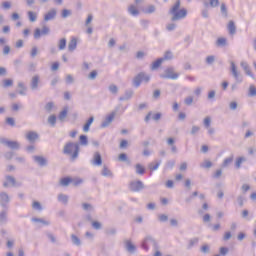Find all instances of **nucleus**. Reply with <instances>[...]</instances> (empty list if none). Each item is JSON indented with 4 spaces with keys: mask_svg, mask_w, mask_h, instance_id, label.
Segmentation results:
<instances>
[{
    "mask_svg": "<svg viewBox=\"0 0 256 256\" xmlns=\"http://www.w3.org/2000/svg\"><path fill=\"white\" fill-rule=\"evenodd\" d=\"M170 21H183L187 17V10L181 8V0H177L173 6L168 10Z\"/></svg>",
    "mask_w": 256,
    "mask_h": 256,
    "instance_id": "obj_1",
    "label": "nucleus"
},
{
    "mask_svg": "<svg viewBox=\"0 0 256 256\" xmlns=\"http://www.w3.org/2000/svg\"><path fill=\"white\" fill-rule=\"evenodd\" d=\"M79 151L81 148L77 142H67L63 148V154L69 155L71 161H76L79 158Z\"/></svg>",
    "mask_w": 256,
    "mask_h": 256,
    "instance_id": "obj_2",
    "label": "nucleus"
},
{
    "mask_svg": "<svg viewBox=\"0 0 256 256\" xmlns=\"http://www.w3.org/2000/svg\"><path fill=\"white\" fill-rule=\"evenodd\" d=\"M143 81L144 83H149V81H151V76L145 72H140L133 78L132 85L137 89L141 87V83H143Z\"/></svg>",
    "mask_w": 256,
    "mask_h": 256,
    "instance_id": "obj_3",
    "label": "nucleus"
},
{
    "mask_svg": "<svg viewBox=\"0 0 256 256\" xmlns=\"http://www.w3.org/2000/svg\"><path fill=\"white\" fill-rule=\"evenodd\" d=\"M161 79H172L173 81L179 79V74L175 73V68L168 67L164 74H160Z\"/></svg>",
    "mask_w": 256,
    "mask_h": 256,
    "instance_id": "obj_4",
    "label": "nucleus"
},
{
    "mask_svg": "<svg viewBox=\"0 0 256 256\" xmlns=\"http://www.w3.org/2000/svg\"><path fill=\"white\" fill-rule=\"evenodd\" d=\"M129 189L133 193H139V191H143L145 189V184L141 180L132 181L129 184Z\"/></svg>",
    "mask_w": 256,
    "mask_h": 256,
    "instance_id": "obj_5",
    "label": "nucleus"
},
{
    "mask_svg": "<svg viewBox=\"0 0 256 256\" xmlns=\"http://www.w3.org/2000/svg\"><path fill=\"white\" fill-rule=\"evenodd\" d=\"M6 181L3 182V187L7 189L8 187H21V183H17L15 177L7 175L5 177Z\"/></svg>",
    "mask_w": 256,
    "mask_h": 256,
    "instance_id": "obj_6",
    "label": "nucleus"
},
{
    "mask_svg": "<svg viewBox=\"0 0 256 256\" xmlns=\"http://www.w3.org/2000/svg\"><path fill=\"white\" fill-rule=\"evenodd\" d=\"M51 33V29L48 26H43L42 30L40 28H36L34 30V39H41L42 36L49 35Z\"/></svg>",
    "mask_w": 256,
    "mask_h": 256,
    "instance_id": "obj_7",
    "label": "nucleus"
},
{
    "mask_svg": "<svg viewBox=\"0 0 256 256\" xmlns=\"http://www.w3.org/2000/svg\"><path fill=\"white\" fill-rule=\"evenodd\" d=\"M149 245H152L154 249H157V241L154 240L152 236H146V238L142 242V248L145 251H149Z\"/></svg>",
    "mask_w": 256,
    "mask_h": 256,
    "instance_id": "obj_8",
    "label": "nucleus"
},
{
    "mask_svg": "<svg viewBox=\"0 0 256 256\" xmlns=\"http://www.w3.org/2000/svg\"><path fill=\"white\" fill-rule=\"evenodd\" d=\"M230 65H231L230 71L232 73V76L234 77L237 83H241L243 81V77L237 70V66L235 65V62L231 61Z\"/></svg>",
    "mask_w": 256,
    "mask_h": 256,
    "instance_id": "obj_9",
    "label": "nucleus"
},
{
    "mask_svg": "<svg viewBox=\"0 0 256 256\" xmlns=\"http://www.w3.org/2000/svg\"><path fill=\"white\" fill-rule=\"evenodd\" d=\"M9 203H11V198L7 192H0V205L3 209H7Z\"/></svg>",
    "mask_w": 256,
    "mask_h": 256,
    "instance_id": "obj_10",
    "label": "nucleus"
},
{
    "mask_svg": "<svg viewBox=\"0 0 256 256\" xmlns=\"http://www.w3.org/2000/svg\"><path fill=\"white\" fill-rule=\"evenodd\" d=\"M161 117H163V114H161V112L153 114V112L150 111L145 116L144 121H145V123H149V121H151V119H153V121H159L161 119Z\"/></svg>",
    "mask_w": 256,
    "mask_h": 256,
    "instance_id": "obj_11",
    "label": "nucleus"
},
{
    "mask_svg": "<svg viewBox=\"0 0 256 256\" xmlns=\"http://www.w3.org/2000/svg\"><path fill=\"white\" fill-rule=\"evenodd\" d=\"M91 163L95 167H101V165H103V158L101 157V153L95 152Z\"/></svg>",
    "mask_w": 256,
    "mask_h": 256,
    "instance_id": "obj_12",
    "label": "nucleus"
},
{
    "mask_svg": "<svg viewBox=\"0 0 256 256\" xmlns=\"http://www.w3.org/2000/svg\"><path fill=\"white\" fill-rule=\"evenodd\" d=\"M1 143H3V145H6V147H9V149H13V150L20 149L21 147V145L17 141L2 140Z\"/></svg>",
    "mask_w": 256,
    "mask_h": 256,
    "instance_id": "obj_13",
    "label": "nucleus"
},
{
    "mask_svg": "<svg viewBox=\"0 0 256 256\" xmlns=\"http://www.w3.org/2000/svg\"><path fill=\"white\" fill-rule=\"evenodd\" d=\"M115 119V112H111L105 120L101 123L100 127L102 129H105L106 127H109L110 123H113V120Z\"/></svg>",
    "mask_w": 256,
    "mask_h": 256,
    "instance_id": "obj_14",
    "label": "nucleus"
},
{
    "mask_svg": "<svg viewBox=\"0 0 256 256\" xmlns=\"http://www.w3.org/2000/svg\"><path fill=\"white\" fill-rule=\"evenodd\" d=\"M57 17V9L52 8L44 15V21L47 23L48 21H53Z\"/></svg>",
    "mask_w": 256,
    "mask_h": 256,
    "instance_id": "obj_15",
    "label": "nucleus"
},
{
    "mask_svg": "<svg viewBox=\"0 0 256 256\" xmlns=\"http://www.w3.org/2000/svg\"><path fill=\"white\" fill-rule=\"evenodd\" d=\"M124 247H125L126 251L131 254H133L137 251V246H135L134 243L131 242V240H125Z\"/></svg>",
    "mask_w": 256,
    "mask_h": 256,
    "instance_id": "obj_16",
    "label": "nucleus"
},
{
    "mask_svg": "<svg viewBox=\"0 0 256 256\" xmlns=\"http://www.w3.org/2000/svg\"><path fill=\"white\" fill-rule=\"evenodd\" d=\"M40 77L39 75H34L30 81V88L32 89V91H37V89H39V81H40Z\"/></svg>",
    "mask_w": 256,
    "mask_h": 256,
    "instance_id": "obj_17",
    "label": "nucleus"
},
{
    "mask_svg": "<svg viewBox=\"0 0 256 256\" xmlns=\"http://www.w3.org/2000/svg\"><path fill=\"white\" fill-rule=\"evenodd\" d=\"M35 163L40 167H47V159L43 156H33Z\"/></svg>",
    "mask_w": 256,
    "mask_h": 256,
    "instance_id": "obj_18",
    "label": "nucleus"
},
{
    "mask_svg": "<svg viewBox=\"0 0 256 256\" xmlns=\"http://www.w3.org/2000/svg\"><path fill=\"white\" fill-rule=\"evenodd\" d=\"M26 139L30 143H35V141H37V139H39V134H37V132H35V131H30L27 133Z\"/></svg>",
    "mask_w": 256,
    "mask_h": 256,
    "instance_id": "obj_19",
    "label": "nucleus"
},
{
    "mask_svg": "<svg viewBox=\"0 0 256 256\" xmlns=\"http://www.w3.org/2000/svg\"><path fill=\"white\" fill-rule=\"evenodd\" d=\"M203 5L206 7V9H209V7L215 9L219 5V0H209V2L204 0Z\"/></svg>",
    "mask_w": 256,
    "mask_h": 256,
    "instance_id": "obj_20",
    "label": "nucleus"
},
{
    "mask_svg": "<svg viewBox=\"0 0 256 256\" xmlns=\"http://www.w3.org/2000/svg\"><path fill=\"white\" fill-rule=\"evenodd\" d=\"M227 29L230 35H235L237 33V26H235V22L233 20H230Z\"/></svg>",
    "mask_w": 256,
    "mask_h": 256,
    "instance_id": "obj_21",
    "label": "nucleus"
},
{
    "mask_svg": "<svg viewBox=\"0 0 256 256\" xmlns=\"http://www.w3.org/2000/svg\"><path fill=\"white\" fill-rule=\"evenodd\" d=\"M75 49H77V38L73 37L68 43V51H70V53H73Z\"/></svg>",
    "mask_w": 256,
    "mask_h": 256,
    "instance_id": "obj_22",
    "label": "nucleus"
},
{
    "mask_svg": "<svg viewBox=\"0 0 256 256\" xmlns=\"http://www.w3.org/2000/svg\"><path fill=\"white\" fill-rule=\"evenodd\" d=\"M167 145H169V147H171V153H177V146L175 145V138H168L166 140Z\"/></svg>",
    "mask_w": 256,
    "mask_h": 256,
    "instance_id": "obj_23",
    "label": "nucleus"
},
{
    "mask_svg": "<svg viewBox=\"0 0 256 256\" xmlns=\"http://www.w3.org/2000/svg\"><path fill=\"white\" fill-rule=\"evenodd\" d=\"M163 63L164 62L162 58H158L157 60H155L150 67L151 71H157V69L160 68Z\"/></svg>",
    "mask_w": 256,
    "mask_h": 256,
    "instance_id": "obj_24",
    "label": "nucleus"
},
{
    "mask_svg": "<svg viewBox=\"0 0 256 256\" xmlns=\"http://www.w3.org/2000/svg\"><path fill=\"white\" fill-rule=\"evenodd\" d=\"M18 93L19 95H22V96L27 95V86H25V83L23 82L18 83Z\"/></svg>",
    "mask_w": 256,
    "mask_h": 256,
    "instance_id": "obj_25",
    "label": "nucleus"
},
{
    "mask_svg": "<svg viewBox=\"0 0 256 256\" xmlns=\"http://www.w3.org/2000/svg\"><path fill=\"white\" fill-rule=\"evenodd\" d=\"M240 65L245 71L246 75H248L249 77H253V72H251V68H249V64H247V62H241Z\"/></svg>",
    "mask_w": 256,
    "mask_h": 256,
    "instance_id": "obj_26",
    "label": "nucleus"
},
{
    "mask_svg": "<svg viewBox=\"0 0 256 256\" xmlns=\"http://www.w3.org/2000/svg\"><path fill=\"white\" fill-rule=\"evenodd\" d=\"M93 121H95V117L91 116L87 122L85 123V125L83 126V131L85 133L89 132V129L91 127V125H93Z\"/></svg>",
    "mask_w": 256,
    "mask_h": 256,
    "instance_id": "obj_27",
    "label": "nucleus"
},
{
    "mask_svg": "<svg viewBox=\"0 0 256 256\" xmlns=\"http://www.w3.org/2000/svg\"><path fill=\"white\" fill-rule=\"evenodd\" d=\"M67 108H64L63 111H61L58 115V119L60 123H65V119H67Z\"/></svg>",
    "mask_w": 256,
    "mask_h": 256,
    "instance_id": "obj_28",
    "label": "nucleus"
},
{
    "mask_svg": "<svg viewBox=\"0 0 256 256\" xmlns=\"http://www.w3.org/2000/svg\"><path fill=\"white\" fill-rule=\"evenodd\" d=\"M66 48H67V39L66 38L60 39L58 42L59 51H65Z\"/></svg>",
    "mask_w": 256,
    "mask_h": 256,
    "instance_id": "obj_29",
    "label": "nucleus"
},
{
    "mask_svg": "<svg viewBox=\"0 0 256 256\" xmlns=\"http://www.w3.org/2000/svg\"><path fill=\"white\" fill-rule=\"evenodd\" d=\"M3 89H8V87H13V79H4L1 83Z\"/></svg>",
    "mask_w": 256,
    "mask_h": 256,
    "instance_id": "obj_30",
    "label": "nucleus"
},
{
    "mask_svg": "<svg viewBox=\"0 0 256 256\" xmlns=\"http://www.w3.org/2000/svg\"><path fill=\"white\" fill-rule=\"evenodd\" d=\"M73 181L71 177H64L60 180V185L62 187H69V184Z\"/></svg>",
    "mask_w": 256,
    "mask_h": 256,
    "instance_id": "obj_31",
    "label": "nucleus"
},
{
    "mask_svg": "<svg viewBox=\"0 0 256 256\" xmlns=\"http://www.w3.org/2000/svg\"><path fill=\"white\" fill-rule=\"evenodd\" d=\"M220 12H221L222 17H224L225 19H227V17H229V12L227 10V5H225V3L221 4Z\"/></svg>",
    "mask_w": 256,
    "mask_h": 256,
    "instance_id": "obj_32",
    "label": "nucleus"
},
{
    "mask_svg": "<svg viewBox=\"0 0 256 256\" xmlns=\"http://www.w3.org/2000/svg\"><path fill=\"white\" fill-rule=\"evenodd\" d=\"M31 221L33 222V223H42V225H45V226H49V225H51V222L50 221H47V220H45V219H43V218H32L31 219Z\"/></svg>",
    "mask_w": 256,
    "mask_h": 256,
    "instance_id": "obj_33",
    "label": "nucleus"
},
{
    "mask_svg": "<svg viewBox=\"0 0 256 256\" xmlns=\"http://www.w3.org/2000/svg\"><path fill=\"white\" fill-rule=\"evenodd\" d=\"M31 221L33 222V223H42V225H45V226H49V225H51V222L50 221H47V220H45V219H43V218H32L31 219Z\"/></svg>",
    "mask_w": 256,
    "mask_h": 256,
    "instance_id": "obj_34",
    "label": "nucleus"
},
{
    "mask_svg": "<svg viewBox=\"0 0 256 256\" xmlns=\"http://www.w3.org/2000/svg\"><path fill=\"white\" fill-rule=\"evenodd\" d=\"M101 175L103 177H113V172H111V170H109V168L107 166H103Z\"/></svg>",
    "mask_w": 256,
    "mask_h": 256,
    "instance_id": "obj_35",
    "label": "nucleus"
},
{
    "mask_svg": "<svg viewBox=\"0 0 256 256\" xmlns=\"http://www.w3.org/2000/svg\"><path fill=\"white\" fill-rule=\"evenodd\" d=\"M71 241L74 245H76V247H81V239L75 235V234H71Z\"/></svg>",
    "mask_w": 256,
    "mask_h": 256,
    "instance_id": "obj_36",
    "label": "nucleus"
},
{
    "mask_svg": "<svg viewBox=\"0 0 256 256\" xmlns=\"http://www.w3.org/2000/svg\"><path fill=\"white\" fill-rule=\"evenodd\" d=\"M135 171L136 175H145V167L141 164H136L135 165Z\"/></svg>",
    "mask_w": 256,
    "mask_h": 256,
    "instance_id": "obj_37",
    "label": "nucleus"
},
{
    "mask_svg": "<svg viewBox=\"0 0 256 256\" xmlns=\"http://www.w3.org/2000/svg\"><path fill=\"white\" fill-rule=\"evenodd\" d=\"M27 16H28L30 23H35V21H37V13L36 12L28 11Z\"/></svg>",
    "mask_w": 256,
    "mask_h": 256,
    "instance_id": "obj_38",
    "label": "nucleus"
},
{
    "mask_svg": "<svg viewBox=\"0 0 256 256\" xmlns=\"http://www.w3.org/2000/svg\"><path fill=\"white\" fill-rule=\"evenodd\" d=\"M161 59L163 60V62L165 61H171V59H173V52H171V50H167L164 53V56L161 57Z\"/></svg>",
    "mask_w": 256,
    "mask_h": 256,
    "instance_id": "obj_39",
    "label": "nucleus"
},
{
    "mask_svg": "<svg viewBox=\"0 0 256 256\" xmlns=\"http://www.w3.org/2000/svg\"><path fill=\"white\" fill-rule=\"evenodd\" d=\"M235 159V156L231 155L230 157L226 158L223 163H222V167L226 168L229 167V165H231V163H233V160Z\"/></svg>",
    "mask_w": 256,
    "mask_h": 256,
    "instance_id": "obj_40",
    "label": "nucleus"
},
{
    "mask_svg": "<svg viewBox=\"0 0 256 256\" xmlns=\"http://www.w3.org/2000/svg\"><path fill=\"white\" fill-rule=\"evenodd\" d=\"M198 243L199 239L197 237L190 239L188 241L187 249H193V247H195V245H197Z\"/></svg>",
    "mask_w": 256,
    "mask_h": 256,
    "instance_id": "obj_41",
    "label": "nucleus"
},
{
    "mask_svg": "<svg viewBox=\"0 0 256 256\" xmlns=\"http://www.w3.org/2000/svg\"><path fill=\"white\" fill-rule=\"evenodd\" d=\"M245 161H247V158H245V157H243V156L238 157V158L236 159V162H235V167H236V169H241V165H242V163H245Z\"/></svg>",
    "mask_w": 256,
    "mask_h": 256,
    "instance_id": "obj_42",
    "label": "nucleus"
},
{
    "mask_svg": "<svg viewBox=\"0 0 256 256\" xmlns=\"http://www.w3.org/2000/svg\"><path fill=\"white\" fill-rule=\"evenodd\" d=\"M161 165V160L156 161L154 164L153 162L148 165V168L150 171H157L159 169V166Z\"/></svg>",
    "mask_w": 256,
    "mask_h": 256,
    "instance_id": "obj_43",
    "label": "nucleus"
},
{
    "mask_svg": "<svg viewBox=\"0 0 256 256\" xmlns=\"http://www.w3.org/2000/svg\"><path fill=\"white\" fill-rule=\"evenodd\" d=\"M227 38H218L216 41V47H226Z\"/></svg>",
    "mask_w": 256,
    "mask_h": 256,
    "instance_id": "obj_44",
    "label": "nucleus"
},
{
    "mask_svg": "<svg viewBox=\"0 0 256 256\" xmlns=\"http://www.w3.org/2000/svg\"><path fill=\"white\" fill-rule=\"evenodd\" d=\"M58 201H60L61 203H64V205H67V203H69V196L65 194H59Z\"/></svg>",
    "mask_w": 256,
    "mask_h": 256,
    "instance_id": "obj_45",
    "label": "nucleus"
},
{
    "mask_svg": "<svg viewBox=\"0 0 256 256\" xmlns=\"http://www.w3.org/2000/svg\"><path fill=\"white\" fill-rule=\"evenodd\" d=\"M48 123L51 125V127H55V125H57V116H55V114L50 115L48 117Z\"/></svg>",
    "mask_w": 256,
    "mask_h": 256,
    "instance_id": "obj_46",
    "label": "nucleus"
},
{
    "mask_svg": "<svg viewBox=\"0 0 256 256\" xmlns=\"http://www.w3.org/2000/svg\"><path fill=\"white\" fill-rule=\"evenodd\" d=\"M128 13H130V15H133V17H137V15H139V10L136 9L135 6L131 5L128 8Z\"/></svg>",
    "mask_w": 256,
    "mask_h": 256,
    "instance_id": "obj_47",
    "label": "nucleus"
},
{
    "mask_svg": "<svg viewBox=\"0 0 256 256\" xmlns=\"http://www.w3.org/2000/svg\"><path fill=\"white\" fill-rule=\"evenodd\" d=\"M32 209H34V211H43V206L41 205V202L34 201L32 203Z\"/></svg>",
    "mask_w": 256,
    "mask_h": 256,
    "instance_id": "obj_48",
    "label": "nucleus"
},
{
    "mask_svg": "<svg viewBox=\"0 0 256 256\" xmlns=\"http://www.w3.org/2000/svg\"><path fill=\"white\" fill-rule=\"evenodd\" d=\"M79 141H80V145H84V146L89 145V139L87 138V135H80Z\"/></svg>",
    "mask_w": 256,
    "mask_h": 256,
    "instance_id": "obj_49",
    "label": "nucleus"
},
{
    "mask_svg": "<svg viewBox=\"0 0 256 256\" xmlns=\"http://www.w3.org/2000/svg\"><path fill=\"white\" fill-rule=\"evenodd\" d=\"M92 227L96 229V231H99L103 228V225L99 221H92Z\"/></svg>",
    "mask_w": 256,
    "mask_h": 256,
    "instance_id": "obj_50",
    "label": "nucleus"
},
{
    "mask_svg": "<svg viewBox=\"0 0 256 256\" xmlns=\"http://www.w3.org/2000/svg\"><path fill=\"white\" fill-rule=\"evenodd\" d=\"M7 222V211L3 210L0 212V223H6Z\"/></svg>",
    "mask_w": 256,
    "mask_h": 256,
    "instance_id": "obj_51",
    "label": "nucleus"
},
{
    "mask_svg": "<svg viewBox=\"0 0 256 256\" xmlns=\"http://www.w3.org/2000/svg\"><path fill=\"white\" fill-rule=\"evenodd\" d=\"M108 89L112 95H115L119 91V88L115 84H111Z\"/></svg>",
    "mask_w": 256,
    "mask_h": 256,
    "instance_id": "obj_52",
    "label": "nucleus"
},
{
    "mask_svg": "<svg viewBox=\"0 0 256 256\" xmlns=\"http://www.w3.org/2000/svg\"><path fill=\"white\" fill-rule=\"evenodd\" d=\"M82 209L84 211H93V205L90 203H82Z\"/></svg>",
    "mask_w": 256,
    "mask_h": 256,
    "instance_id": "obj_53",
    "label": "nucleus"
},
{
    "mask_svg": "<svg viewBox=\"0 0 256 256\" xmlns=\"http://www.w3.org/2000/svg\"><path fill=\"white\" fill-rule=\"evenodd\" d=\"M158 220L160 221V223H166V221H169V216L165 214H160L158 215Z\"/></svg>",
    "mask_w": 256,
    "mask_h": 256,
    "instance_id": "obj_54",
    "label": "nucleus"
},
{
    "mask_svg": "<svg viewBox=\"0 0 256 256\" xmlns=\"http://www.w3.org/2000/svg\"><path fill=\"white\" fill-rule=\"evenodd\" d=\"M97 75H98L97 70H93L88 75V79H90V81H95V79H97Z\"/></svg>",
    "mask_w": 256,
    "mask_h": 256,
    "instance_id": "obj_55",
    "label": "nucleus"
},
{
    "mask_svg": "<svg viewBox=\"0 0 256 256\" xmlns=\"http://www.w3.org/2000/svg\"><path fill=\"white\" fill-rule=\"evenodd\" d=\"M166 29L168 31H175V29H177V24H175L173 21L172 23H169L166 25Z\"/></svg>",
    "mask_w": 256,
    "mask_h": 256,
    "instance_id": "obj_56",
    "label": "nucleus"
},
{
    "mask_svg": "<svg viewBox=\"0 0 256 256\" xmlns=\"http://www.w3.org/2000/svg\"><path fill=\"white\" fill-rule=\"evenodd\" d=\"M70 15H71V10H68V9H63L62 10L61 17L63 19H67V17H70Z\"/></svg>",
    "mask_w": 256,
    "mask_h": 256,
    "instance_id": "obj_57",
    "label": "nucleus"
},
{
    "mask_svg": "<svg viewBox=\"0 0 256 256\" xmlns=\"http://www.w3.org/2000/svg\"><path fill=\"white\" fill-rule=\"evenodd\" d=\"M53 107H55V104H53V102H48L45 105V109L48 113H51V111H53Z\"/></svg>",
    "mask_w": 256,
    "mask_h": 256,
    "instance_id": "obj_58",
    "label": "nucleus"
},
{
    "mask_svg": "<svg viewBox=\"0 0 256 256\" xmlns=\"http://www.w3.org/2000/svg\"><path fill=\"white\" fill-rule=\"evenodd\" d=\"M213 63H215V56L210 55L206 58V64L207 65H213Z\"/></svg>",
    "mask_w": 256,
    "mask_h": 256,
    "instance_id": "obj_59",
    "label": "nucleus"
},
{
    "mask_svg": "<svg viewBox=\"0 0 256 256\" xmlns=\"http://www.w3.org/2000/svg\"><path fill=\"white\" fill-rule=\"evenodd\" d=\"M118 159H119V161H122V162H127V161H129V158L127 157V154H125V153H121L119 156H118Z\"/></svg>",
    "mask_w": 256,
    "mask_h": 256,
    "instance_id": "obj_60",
    "label": "nucleus"
},
{
    "mask_svg": "<svg viewBox=\"0 0 256 256\" xmlns=\"http://www.w3.org/2000/svg\"><path fill=\"white\" fill-rule=\"evenodd\" d=\"M6 123H7V125H10V127H15V119L14 118H11V117L6 118Z\"/></svg>",
    "mask_w": 256,
    "mask_h": 256,
    "instance_id": "obj_61",
    "label": "nucleus"
},
{
    "mask_svg": "<svg viewBox=\"0 0 256 256\" xmlns=\"http://www.w3.org/2000/svg\"><path fill=\"white\" fill-rule=\"evenodd\" d=\"M201 253L207 254L210 251L209 245L205 244L200 248Z\"/></svg>",
    "mask_w": 256,
    "mask_h": 256,
    "instance_id": "obj_62",
    "label": "nucleus"
},
{
    "mask_svg": "<svg viewBox=\"0 0 256 256\" xmlns=\"http://www.w3.org/2000/svg\"><path fill=\"white\" fill-rule=\"evenodd\" d=\"M249 95H251L252 97H255V95H256V87L254 85H251L249 87Z\"/></svg>",
    "mask_w": 256,
    "mask_h": 256,
    "instance_id": "obj_63",
    "label": "nucleus"
},
{
    "mask_svg": "<svg viewBox=\"0 0 256 256\" xmlns=\"http://www.w3.org/2000/svg\"><path fill=\"white\" fill-rule=\"evenodd\" d=\"M145 13H148L149 15H151V13H155V6L154 5L148 6Z\"/></svg>",
    "mask_w": 256,
    "mask_h": 256,
    "instance_id": "obj_64",
    "label": "nucleus"
}]
</instances>
